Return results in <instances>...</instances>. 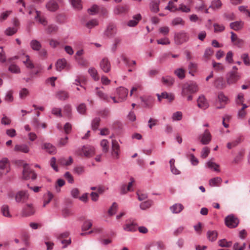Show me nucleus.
<instances>
[{
	"mask_svg": "<svg viewBox=\"0 0 250 250\" xmlns=\"http://www.w3.org/2000/svg\"><path fill=\"white\" fill-rule=\"evenodd\" d=\"M165 9L169 10L171 12H174L178 10V8L176 7L173 2L169 1L168 5L165 7Z\"/></svg>",
	"mask_w": 250,
	"mask_h": 250,
	"instance_id": "56",
	"label": "nucleus"
},
{
	"mask_svg": "<svg viewBox=\"0 0 250 250\" xmlns=\"http://www.w3.org/2000/svg\"><path fill=\"white\" fill-rule=\"evenodd\" d=\"M58 27L55 24H50L46 28L45 31L48 34L56 33L58 31Z\"/></svg>",
	"mask_w": 250,
	"mask_h": 250,
	"instance_id": "48",
	"label": "nucleus"
},
{
	"mask_svg": "<svg viewBox=\"0 0 250 250\" xmlns=\"http://www.w3.org/2000/svg\"><path fill=\"white\" fill-rule=\"evenodd\" d=\"M101 68L105 73H108L111 68L110 63L107 58H104L100 62Z\"/></svg>",
	"mask_w": 250,
	"mask_h": 250,
	"instance_id": "16",
	"label": "nucleus"
},
{
	"mask_svg": "<svg viewBox=\"0 0 250 250\" xmlns=\"http://www.w3.org/2000/svg\"><path fill=\"white\" fill-rule=\"evenodd\" d=\"M88 72L94 81H97L99 80L100 76L95 68L93 67L89 68Z\"/></svg>",
	"mask_w": 250,
	"mask_h": 250,
	"instance_id": "38",
	"label": "nucleus"
},
{
	"mask_svg": "<svg viewBox=\"0 0 250 250\" xmlns=\"http://www.w3.org/2000/svg\"><path fill=\"white\" fill-rule=\"evenodd\" d=\"M128 8L126 6H118L115 9V13L117 14L124 13L127 12Z\"/></svg>",
	"mask_w": 250,
	"mask_h": 250,
	"instance_id": "49",
	"label": "nucleus"
},
{
	"mask_svg": "<svg viewBox=\"0 0 250 250\" xmlns=\"http://www.w3.org/2000/svg\"><path fill=\"white\" fill-rule=\"evenodd\" d=\"M78 112L83 115L85 114L86 112V105L84 104H81L77 107Z\"/></svg>",
	"mask_w": 250,
	"mask_h": 250,
	"instance_id": "58",
	"label": "nucleus"
},
{
	"mask_svg": "<svg viewBox=\"0 0 250 250\" xmlns=\"http://www.w3.org/2000/svg\"><path fill=\"white\" fill-rule=\"evenodd\" d=\"M95 154V148L90 146H84L83 147L79 155L81 156H84L86 157H90Z\"/></svg>",
	"mask_w": 250,
	"mask_h": 250,
	"instance_id": "8",
	"label": "nucleus"
},
{
	"mask_svg": "<svg viewBox=\"0 0 250 250\" xmlns=\"http://www.w3.org/2000/svg\"><path fill=\"white\" fill-rule=\"evenodd\" d=\"M243 140L242 137L239 136L237 137L235 140L229 142L227 144V147L228 149H231L233 147L237 146L239 143H240Z\"/></svg>",
	"mask_w": 250,
	"mask_h": 250,
	"instance_id": "28",
	"label": "nucleus"
},
{
	"mask_svg": "<svg viewBox=\"0 0 250 250\" xmlns=\"http://www.w3.org/2000/svg\"><path fill=\"white\" fill-rule=\"evenodd\" d=\"M28 13L29 15L34 14L36 21H38L42 25L45 26L47 25V21L41 12L36 10L35 9H33L32 10H30Z\"/></svg>",
	"mask_w": 250,
	"mask_h": 250,
	"instance_id": "4",
	"label": "nucleus"
},
{
	"mask_svg": "<svg viewBox=\"0 0 250 250\" xmlns=\"http://www.w3.org/2000/svg\"><path fill=\"white\" fill-rule=\"evenodd\" d=\"M17 31L16 27H9L5 30V33L7 36H12L15 34Z\"/></svg>",
	"mask_w": 250,
	"mask_h": 250,
	"instance_id": "60",
	"label": "nucleus"
},
{
	"mask_svg": "<svg viewBox=\"0 0 250 250\" xmlns=\"http://www.w3.org/2000/svg\"><path fill=\"white\" fill-rule=\"evenodd\" d=\"M222 182V179L219 177H216L210 179L208 181V184L210 187H218Z\"/></svg>",
	"mask_w": 250,
	"mask_h": 250,
	"instance_id": "26",
	"label": "nucleus"
},
{
	"mask_svg": "<svg viewBox=\"0 0 250 250\" xmlns=\"http://www.w3.org/2000/svg\"><path fill=\"white\" fill-rule=\"evenodd\" d=\"M99 24V21L97 19H92L91 20L89 21L85 24V26L91 29Z\"/></svg>",
	"mask_w": 250,
	"mask_h": 250,
	"instance_id": "46",
	"label": "nucleus"
},
{
	"mask_svg": "<svg viewBox=\"0 0 250 250\" xmlns=\"http://www.w3.org/2000/svg\"><path fill=\"white\" fill-rule=\"evenodd\" d=\"M186 84L191 93L196 92L198 90V86L195 83L191 82Z\"/></svg>",
	"mask_w": 250,
	"mask_h": 250,
	"instance_id": "43",
	"label": "nucleus"
},
{
	"mask_svg": "<svg viewBox=\"0 0 250 250\" xmlns=\"http://www.w3.org/2000/svg\"><path fill=\"white\" fill-rule=\"evenodd\" d=\"M121 153L120 146L116 140L112 139L111 141V156L113 159L118 160Z\"/></svg>",
	"mask_w": 250,
	"mask_h": 250,
	"instance_id": "2",
	"label": "nucleus"
},
{
	"mask_svg": "<svg viewBox=\"0 0 250 250\" xmlns=\"http://www.w3.org/2000/svg\"><path fill=\"white\" fill-rule=\"evenodd\" d=\"M218 243L220 247L225 248L230 247L232 244L231 241H227L225 239L219 240Z\"/></svg>",
	"mask_w": 250,
	"mask_h": 250,
	"instance_id": "45",
	"label": "nucleus"
},
{
	"mask_svg": "<svg viewBox=\"0 0 250 250\" xmlns=\"http://www.w3.org/2000/svg\"><path fill=\"white\" fill-rule=\"evenodd\" d=\"M241 78L240 74L236 71H231L226 76V82L229 85L236 83Z\"/></svg>",
	"mask_w": 250,
	"mask_h": 250,
	"instance_id": "3",
	"label": "nucleus"
},
{
	"mask_svg": "<svg viewBox=\"0 0 250 250\" xmlns=\"http://www.w3.org/2000/svg\"><path fill=\"white\" fill-rule=\"evenodd\" d=\"M117 33V28L113 24H110L105 31L104 34L108 37H112Z\"/></svg>",
	"mask_w": 250,
	"mask_h": 250,
	"instance_id": "17",
	"label": "nucleus"
},
{
	"mask_svg": "<svg viewBox=\"0 0 250 250\" xmlns=\"http://www.w3.org/2000/svg\"><path fill=\"white\" fill-rule=\"evenodd\" d=\"M123 229L125 231L133 232L137 230V226L134 223H127L124 226Z\"/></svg>",
	"mask_w": 250,
	"mask_h": 250,
	"instance_id": "27",
	"label": "nucleus"
},
{
	"mask_svg": "<svg viewBox=\"0 0 250 250\" xmlns=\"http://www.w3.org/2000/svg\"><path fill=\"white\" fill-rule=\"evenodd\" d=\"M62 2V0H49L46 4V7L50 11H55L59 8L58 3Z\"/></svg>",
	"mask_w": 250,
	"mask_h": 250,
	"instance_id": "13",
	"label": "nucleus"
},
{
	"mask_svg": "<svg viewBox=\"0 0 250 250\" xmlns=\"http://www.w3.org/2000/svg\"><path fill=\"white\" fill-rule=\"evenodd\" d=\"M92 225V223L90 220L85 221L82 226V230L85 231L88 230L91 227Z\"/></svg>",
	"mask_w": 250,
	"mask_h": 250,
	"instance_id": "59",
	"label": "nucleus"
},
{
	"mask_svg": "<svg viewBox=\"0 0 250 250\" xmlns=\"http://www.w3.org/2000/svg\"><path fill=\"white\" fill-rule=\"evenodd\" d=\"M218 99L222 105L218 106V108H222L225 107V105L227 104L229 101V98L224 95L223 92H219L218 95Z\"/></svg>",
	"mask_w": 250,
	"mask_h": 250,
	"instance_id": "22",
	"label": "nucleus"
},
{
	"mask_svg": "<svg viewBox=\"0 0 250 250\" xmlns=\"http://www.w3.org/2000/svg\"><path fill=\"white\" fill-rule=\"evenodd\" d=\"M9 70L11 72L15 73H19L20 72V69L17 65L15 64H12L9 67Z\"/></svg>",
	"mask_w": 250,
	"mask_h": 250,
	"instance_id": "63",
	"label": "nucleus"
},
{
	"mask_svg": "<svg viewBox=\"0 0 250 250\" xmlns=\"http://www.w3.org/2000/svg\"><path fill=\"white\" fill-rule=\"evenodd\" d=\"M130 181L126 184H123L120 188V192L121 194H125L129 191H133V186L135 184V180L133 178L131 177L130 179Z\"/></svg>",
	"mask_w": 250,
	"mask_h": 250,
	"instance_id": "7",
	"label": "nucleus"
},
{
	"mask_svg": "<svg viewBox=\"0 0 250 250\" xmlns=\"http://www.w3.org/2000/svg\"><path fill=\"white\" fill-rule=\"evenodd\" d=\"M160 1L159 0H153L150 3V10L154 13H157L159 11V4Z\"/></svg>",
	"mask_w": 250,
	"mask_h": 250,
	"instance_id": "31",
	"label": "nucleus"
},
{
	"mask_svg": "<svg viewBox=\"0 0 250 250\" xmlns=\"http://www.w3.org/2000/svg\"><path fill=\"white\" fill-rule=\"evenodd\" d=\"M225 224L229 228H235L239 223V220L238 218L233 214L228 215L225 218Z\"/></svg>",
	"mask_w": 250,
	"mask_h": 250,
	"instance_id": "5",
	"label": "nucleus"
},
{
	"mask_svg": "<svg viewBox=\"0 0 250 250\" xmlns=\"http://www.w3.org/2000/svg\"><path fill=\"white\" fill-rule=\"evenodd\" d=\"M99 6L97 5H93L91 8L87 10L88 13L90 15H95L98 13Z\"/></svg>",
	"mask_w": 250,
	"mask_h": 250,
	"instance_id": "55",
	"label": "nucleus"
},
{
	"mask_svg": "<svg viewBox=\"0 0 250 250\" xmlns=\"http://www.w3.org/2000/svg\"><path fill=\"white\" fill-rule=\"evenodd\" d=\"M197 105L202 109H206L208 107V103L204 96L201 95L197 99Z\"/></svg>",
	"mask_w": 250,
	"mask_h": 250,
	"instance_id": "18",
	"label": "nucleus"
},
{
	"mask_svg": "<svg viewBox=\"0 0 250 250\" xmlns=\"http://www.w3.org/2000/svg\"><path fill=\"white\" fill-rule=\"evenodd\" d=\"M30 46L33 50L36 51L40 50L42 47L41 43L36 40H33L31 42Z\"/></svg>",
	"mask_w": 250,
	"mask_h": 250,
	"instance_id": "39",
	"label": "nucleus"
},
{
	"mask_svg": "<svg viewBox=\"0 0 250 250\" xmlns=\"http://www.w3.org/2000/svg\"><path fill=\"white\" fill-rule=\"evenodd\" d=\"M162 82L165 85L167 86H170L173 83L174 80L170 76H166L162 78Z\"/></svg>",
	"mask_w": 250,
	"mask_h": 250,
	"instance_id": "40",
	"label": "nucleus"
},
{
	"mask_svg": "<svg viewBox=\"0 0 250 250\" xmlns=\"http://www.w3.org/2000/svg\"><path fill=\"white\" fill-rule=\"evenodd\" d=\"M211 140V135L208 129H206L201 136L200 142L203 145L209 144Z\"/></svg>",
	"mask_w": 250,
	"mask_h": 250,
	"instance_id": "14",
	"label": "nucleus"
},
{
	"mask_svg": "<svg viewBox=\"0 0 250 250\" xmlns=\"http://www.w3.org/2000/svg\"><path fill=\"white\" fill-rule=\"evenodd\" d=\"M222 6V3L221 0H213L209 8H211L213 10H218L220 9Z\"/></svg>",
	"mask_w": 250,
	"mask_h": 250,
	"instance_id": "29",
	"label": "nucleus"
},
{
	"mask_svg": "<svg viewBox=\"0 0 250 250\" xmlns=\"http://www.w3.org/2000/svg\"><path fill=\"white\" fill-rule=\"evenodd\" d=\"M29 195L27 191L21 190L17 193L15 200L17 202H26L29 199Z\"/></svg>",
	"mask_w": 250,
	"mask_h": 250,
	"instance_id": "10",
	"label": "nucleus"
},
{
	"mask_svg": "<svg viewBox=\"0 0 250 250\" xmlns=\"http://www.w3.org/2000/svg\"><path fill=\"white\" fill-rule=\"evenodd\" d=\"M52 113L57 117H62V109L60 108L54 107L51 111Z\"/></svg>",
	"mask_w": 250,
	"mask_h": 250,
	"instance_id": "57",
	"label": "nucleus"
},
{
	"mask_svg": "<svg viewBox=\"0 0 250 250\" xmlns=\"http://www.w3.org/2000/svg\"><path fill=\"white\" fill-rule=\"evenodd\" d=\"M42 148L45 150L49 154H54L56 153V148L50 143H44L42 146Z\"/></svg>",
	"mask_w": 250,
	"mask_h": 250,
	"instance_id": "23",
	"label": "nucleus"
},
{
	"mask_svg": "<svg viewBox=\"0 0 250 250\" xmlns=\"http://www.w3.org/2000/svg\"><path fill=\"white\" fill-rule=\"evenodd\" d=\"M56 97L60 100H65L68 98V94L66 91H60L56 93Z\"/></svg>",
	"mask_w": 250,
	"mask_h": 250,
	"instance_id": "42",
	"label": "nucleus"
},
{
	"mask_svg": "<svg viewBox=\"0 0 250 250\" xmlns=\"http://www.w3.org/2000/svg\"><path fill=\"white\" fill-rule=\"evenodd\" d=\"M72 5L74 9L80 10L82 9V4L81 0H70Z\"/></svg>",
	"mask_w": 250,
	"mask_h": 250,
	"instance_id": "41",
	"label": "nucleus"
},
{
	"mask_svg": "<svg viewBox=\"0 0 250 250\" xmlns=\"http://www.w3.org/2000/svg\"><path fill=\"white\" fill-rule=\"evenodd\" d=\"M141 15L140 14L134 16L133 17V19L129 21L128 22L127 25L130 27L135 26L141 19Z\"/></svg>",
	"mask_w": 250,
	"mask_h": 250,
	"instance_id": "30",
	"label": "nucleus"
},
{
	"mask_svg": "<svg viewBox=\"0 0 250 250\" xmlns=\"http://www.w3.org/2000/svg\"><path fill=\"white\" fill-rule=\"evenodd\" d=\"M213 50L211 48H207L205 51L204 56L205 58L209 59L213 54Z\"/></svg>",
	"mask_w": 250,
	"mask_h": 250,
	"instance_id": "62",
	"label": "nucleus"
},
{
	"mask_svg": "<svg viewBox=\"0 0 250 250\" xmlns=\"http://www.w3.org/2000/svg\"><path fill=\"white\" fill-rule=\"evenodd\" d=\"M22 174L23 178L24 179L31 178L33 180H35L37 177L36 174L33 171L28 168L27 164L24 165L23 166Z\"/></svg>",
	"mask_w": 250,
	"mask_h": 250,
	"instance_id": "11",
	"label": "nucleus"
},
{
	"mask_svg": "<svg viewBox=\"0 0 250 250\" xmlns=\"http://www.w3.org/2000/svg\"><path fill=\"white\" fill-rule=\"evenodd\" d=\"M214 86L218 88H223L226 87L223 78L219 77L216 79L214 82Z\"/></svg>",
	"mask_w": 250,
	"mask_h": 250,
	"instance_id": "37",
	"label": "nucleus"
},
{
	"mask_svg": "<svg viewBox=\"0 0 250 250\" xmlns=\"http://www.w3.org/2000/svg\"><path fill=\"white\" fill-rule=\"evenodd\" d=\"M244 155V153L243 151L239 152L235 157L234 159L232 161V163L234 164H237L240 163L243 159Z\"/></svg>",
	"mask_w": 250,
	"mask_h": 250,
	"instance_id": "47",
	"label": "nucleus"
},
{
	"mask_svg": "<svg viewBox=\"0 0 250 250\" xmlns=\"http://www.w3.org/2000/svg\"><path fill=\"white\" fill-rule=\"evenodd\" d=\"M118 208L117 204H112V206L108 211L109 215L111 216L114 215L117 211Z\"/></svg>",
	"mask_w": 250,
	"mask_h": 250,
	"instance_id": "61",
	"label": "nucleus"
},
{
	"mask_svg": "<svg viewBox=\"0 0 250 250\" xmlns=\"http://www.w3.org/2000/svg\"><path fill=\"white\" fill-rule=\"evenodd\" d=\"M116 92L117 98L116 97H109L101 91H97V94L100 98L107 102H109L110 99H111L114 103L122 102L125 99L128 94V89L123 87L117 88Z\"/></svg>",
	"mask_w": 250,
	"mask_h": 250,
	"instance_id": "1",
	"label": "nucleus"
},
{
	"mask_svg": "<svg viewBox=\"0 0 250 250\" xmlns=\"http://www.w3.org/2000/svg\"><path fill=\"white\" fill-rule=\"evenodd\" d=\"M244 25V22L242 21H237L233 22H231L230 24V27L231 29L238 31L242 28Z\"/></svg>",
	"mask_w": 250,
	"mask_h": 250,
	"instance_id": "33",
	"label": "nucleus"
},
{
	"mask_svg": "<svg viewBox=\"0 0 250 250\" xmlns=\"http://www.w3.org/2000/svg\"><path fill=\"white\" fill-rule=\"evenodd\" d=\"M185 24V21L184 20L180 17H177L174 19L171 22V24L173 26H176L178 25H184Z\"/></svg>",
	"mask_w": 250,
	"mask_h": 250,
	"instance_id": "52",
	"label": "nucleus"
},
{
	"mask_svg": "<svg viewBox=\"0 0 250 250\" xmlns=\"http://www.w3.org/2000/svg\"><path fill=\"white\" fill-rule=\"evenodd\" d=\"M230 34L231 41V42L233 43V44L239 47H242L244 43V41H243V40L239 38L237 35L233 32H231Z\"/></svg>",
	"mask_w": 250,
	"mask_h": 250,
	"instance_id": "15",
	"label": "nucleus"
},
{
	"mask_svg": "<svg viewBox=\"0 0 250 250\" xmlns=\"http://www.w3.org/2000/svg\"><path fill=\"white\" fill-rule=\"evenodd\" d=\"M206 167L210 169L213 170L216 172H220L219 165L214 162L212 160H209L206 163Z\"/></svg>",
	"mask_w": 250,
	"mask_h": 250,
	"instance_id": "25",
	"label": "nucleus"
},
{
	"mask_svg": "<svg viewBox=\"0 0 250 250\" xmlns=\"http://www.w3.org/2000/svg\"><path fill=\"white\" fill-rule=\"evenodd\" d=\"M10 170V164L8 159L3 158L0 160V177L3 174H6Z\"/></svg>",
	"mask_w": 250,
	"mask_h": 250,
	"instance_id": "6",
	"label": "nucleus"
},
{
	"mask_svg": "<svg viewBox=\"0 0 250 250\" xmlns=\"http://www.w3.org/2000/svg\"><path fill=\"white\" fill-rule=\"evenodd\" d=\"M241 58L246 65H250V60L248 54L245 53L242 55Z\"/></svg>",
	"mask_w": 250,
	"mask_h": 250,
	"instance_id": "64",
	"label": "nucleus"
},
{
	"mask_svg": "<svg viewBox=\"0 0 250 250\" xmlns=\"http://www.w3.org/2000/svg\"><path fill=\"white\" fill-rule=\"evenodd\" d=\"M108 141L107 140L103 139L101 141L100 145L102 148V151L104 153H107L108 151L109 146Z\"/></svg>",
	"mask_w": 250,
	"mask_h": 250,
	"instance_id": "44",
	"label": "nucleus"
},
{
	"mask_svg": "<svg viewBox=\"0 0 250 250\" xmlns=\"http://www.w3.org/2000/svg\"><path fill=\"white\" fill-rule=\"evenodd\" d=\"M63 112L64 116L70 118L72 116V107L70 104H66L63 108Z\"/></svg>",
	"mask_w": 250,
	"mask_h": 250,
	"instance_id": "36",
	"label": "nucleus"
},
{
	"mask_svg": "<svg viewBox=\"0 0 250 250\" xmlns=\"http://www.w3.org/2000/svg\"><path fill=\"white\" fill-rule=\"evenodd\" d=\"M14 150L27 153L29 151V148L25 144L16 145L15 146Z\"/></svg>",
	"mask_w": 250,
	"mask_h": 250,
	"instance_id": "24",
	"label": "nucleus"
},
{
	"mask_svg": "<svg viewBox=\"0 0 250 250\" xmlns=\"http://www.w3.org/2000/svg\"><path fill=\"white\" fill-rule=\"evenodd\" d=\"M86 82V79L84 76H79L75 80V82L73 83L76 85H79L81 83H84Z\"/></svg>",
	"mask_w": 250,
	"mask_h": 250,
	"instance_id": "53",
	"label": "nucleus"
},
{
	"mask_svg": "<svg viewBox=\"0 0 250 250\" xmlns=\"http://www.w3.org/2000/svg\"><path fill=\"white\" fill-rule=\"evenodd\" d=\"M207 235L209 241L213 242L217 239L218 233L215 230H209L207 232Z\"/></svg>",
	"mask_w": 250,
	"mask_h": 250,
	"instance_id": "34",
	"label": "nucleus"
},
{
	"mask_svg": "<svg viewBox=\"0 0 250 250\" xmlns=\"http://www.w3.org/2000/svg\"><path fill=\"white\" fill-rule=\"evenodd\" d=\"M175 42L177 44H180L186 42L188 40V36L185 32L177 33L174 37Z\"/></svg>",
	"mask_w": 250,
	"mask_h": 250,
	"instance_id": "12",
	"label": "nucleus"
},
{
	"mask_svg": "<svg viewBox=\"0 0 250 250\" xmlns=\"http://www.w3.org/2000/svg\"><path fill=\"white\" fill-rule=\"evenodd\" d=\"M56 68L57 71H61L63 69H65L66 70H69L71 69V67L65 59H62L57 62Z\"/></svg>",
	"mask_w": 250,
	"mask_h": 250,
	"instance_id": "9",
	"label": "nucleus"
},
{
	"mask_svg": "<svg viewBox=\"0 0 250 250\" xmlns=\"http://www.w3.org/2000/svg\"><path fill=\"white\" fill-rule=\"evenodd\" d=\"M21 60L25 66L28 69H33L35 66L32 61L30 60L28 55H24L22 57Z\"/></svg>",
	"mask_w": 250,
	"mask_h": 250,
	"instance_id": "21",
	"label": "nucleus"
},
{
	"mask_svg": "<svg viewBox=\"0 0 250 250\" xmlns=\"http://www.w3.org/2000/svg\"><path fill=\"white\" fill-rule=\"evenodd\" d=\"M35 210L32 204H26L22 209V214L25 216H29L34 213Z\"/></svg>",
	"mask_w": 250,
	"mask_h": 250,
	"instance_id": "20",
	"label": "nucleus"
},
{
	"mask_svg": "<svg viewBox=\"0 0 250 250\" xmlns=\"http://www.w3.org/2000/svg\"><path fill=\"white\" fill-rule=\"evenodd\" d=\"M184 208L182 204H173L170 207V209L173 213H178Z\"/></svg>",
	"mask_w": 250,
	"mask_h": 250,
	"instance_id": "35",
	"label": "nucleus"
},
{
	"mask_svg": "<svg viewBox=\"0 0 250 250\" xmlns=\"http://www.w3.org/2000/svg\"><path fill=\"white\" fill-rule=\"evenodd\" d=\"M1 212L2 215L6 217H11L10 210L9 206L7 204H4L1 208Z\"/></svg>",
	"mask_w": 250,
	"mask_h": 250,
	"instance_id": "32",
	"label": "nucleus"
},
{
	"mask_svg": "<svg viewBox=\"0 0 250 250\" xmlns=\"http://www.w3.org/2000/svg\"><path fill=\"white\" fill-rule=\"evenodd\" d=\"M72 162L73 159L71 157H69L68 160L64 158H61L59 160V163L62 165L69 166L72 163Z\"/></svg>",
	"mask_w": 250,
	"mask_h": 250,
	"instance_id": "50",
	"label": "nucleus"
},
{
	"mask_svg": "<svg viewBox=\"0 0 250 250\" xmlns=\"http://www.w3.org/2000/svg\"><path fill=\"white\" fill-rule=\"evenodd\" d=\"M101 120L100 118H94L92 122V128L93 130H96L98 129Z\"/></svg>",
	"mask_w": 250,
	"mask_h": 250,
	"instance_id": "54",
	"label": "nucleus"
},
{
	"mask_svg": "<svg viewBox=\"0 0 250 250\" xmlns=\"http://www.w3.org/2000/svg\"><path fill=\"white\" fill-rule=\"evenodd\" d=\"M183 114L181 111L174 112L172 115V119L173 121H179L182 120Z\"/></svg>",
	"mask_w": 250,
	"mask_h": 250,
	"instance_id": "51",
	"label": "nucleus"
},
{
	"mask_svg": "<svg viewBox=\"0 0 250 250\" xmlns=\"http://www.w3.org/2000/svg\"><path fill=\"white\" fill-rule=\"evenodd\" d=\"M158 100L159 102H161L162 99H167L169 102L173 101L174 96L173 94L171 93H168L166 92H162L161 94H157Z\"/></svg>",
	"mask_w": 250,
	"mask_h": 250,
	"instance_id": "19",
	"label": "nucleus"
}]
</instances>
